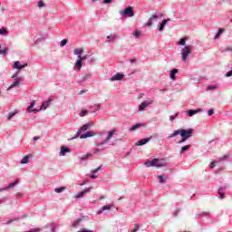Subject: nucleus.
<instances>
[{
  "label": "nucleus",
  "instance_id": "obj_1",
  "mask_svg": "<svg viewBox=\"0 0 232 232\" xmlns=\"http://www.w3.org/2000/svg\"><path fill=\"white\" fill-rule=\"evenodd\" d=\"M53 102V99H50L46 102H42L41 109H33L34 106H35V103H36V101L34 100L33 102H31L30 106L27 107V111H28V112H34V113L40 111L41 110L45 111L47 108H49L50 102Z\"/></svg>",
  "mask_w": 232,
  "mask_h": 232
},
{
  "label": "nucleus",
  "instance_id": "obj_2",
  "mask_svg": "<svg viewBox=\"0 0 232 232\" xmlns=\"http://www.w3.org/2000/svg\"><path fill=\"white\" fill-rule=\"evenodd\" d=\"M191 135H193V129H188V130H181V140L178 143L182 144L187 141V140L190 139Z\"/></svg>",
  "mask_w": 232,
  "mask_h": 232
},
{
  "label": "nucleus",
  "instance_id": "obj_3",
  "mask_svg": "<svg viewBox=\"0 0 232 232\" xmlns=\"http://www.w3.org/2000/svg\"><path fill=\"white\" fill-rule=\"evenodd\" d=\"M192 52L191 46H185L182 48L181 59L183 63H187L188 56H190Z\"/></svg>",
  "mask_w": 232,
  "mask_h": 232
},
{
  "label": "nucleus",
  "instance_id": "obj_4",
  "mask_svg": "<svg viewBox=\"0 0 232 232\" xmlns=\"http://www.w3.org/2000/svg\"><path fill=\"white\" fill-rule=\"evenodd\" d=\"M113 135H116L115 129L107 132V138L105 139V140H103L102 142L97 143V147H102V146L106 145L109 142V140H111L112 139Z\"/></svg>",
  "mask_w": 232,
  "mask_h": 232
},
{
  "label": "nucleus",
  "instance_id": "obj_5",
  "mask_svg": "<svg viewBox=\"0 0 232 232\" xmlns=\"http://www.w3.org/2000/svg\"><path fill=\"white\" fill-rule=\"evenodd\" d=\"M121 15H126L127 17L134 16L132 6H127L125 10L121 11Z\"/></svg>",
  "mask_w": 232,
  "mask_h": 232
},
{
  "label": "nucleus",
  "instance_id": "obj_6",
  "mask_svg": "<svg viewBox=\"0 0 232 232\" xmlns=\"http://www.w3.org/2000/svg\"><path fill=\"white\" fill-rule=\"evenodd\" d=\"M152 103H153V101L151 99H149V100H146V101L142 102V103L140 104L139 111H144L145 108H148Z\"/></svg>",
  "mask_w": 232,
  "mask_h": 232
},
{
  "label": "nucleus",
  "instance_id": "obj_7",
  "mask_svg": "<svg viewBox=\"0 0 232 232\" xmlns=\"http://www.w3.org/2000/svg\"><path fill=\"white\" fill-rule=\"evenodd\" d=\"M153 162H155V166L157 168L166 167V162L164 159H153Z\"/></svg>",
  "mask_w": 232,
  "mask_h": 232
},
{
  "label": "nucleus",
  "instance_id": "obj_8",
  "mask_svg": "<svg viewBox=\"0 0 232 232\" xmlns=\"http://www.w3.org/2000/svg\"><path fill=\"white\" fill-rule=\"evenodd\" d=\"M23 81H24L23 78L14 79V82L10 85V87L7 88V91H10L14 88L19 87L20 82H22Z\"/></svg>",
  "mask_w": 232,
  "mask_h": 232
},
{
  "label": "nucleus",
  "instance_id": "obj_9",
  "mask_svg": "<svg viewBox=\"0 0 232 232\" xmlns=\"http://www.w3.org/2000/svg\"><path fill=\"white\" fill-rule=\"evenodd\" d=\"M158 19H159V15L158 14H152V16L150 17L149 21H147V23L145 24V26L151 27L152 26V22L156 21Z\"/></svg>",
  "mask_w": 232,
  "mask_h": 232
},
{
  "label": "nucleus",
  "instance_id": "obj_10",
  "mask_svg": "<svg viewBox=\"0 0 232 232\" xmlns=\"http://www.w3.org/2000/svg\"><path fill=\"white\" fill-rule=\"evenodd\" d=\"M27 66V63H24V64H20V62L17 61V62H14V69H16V70H22L24 68H26Z\"/></svg>",
  "mask_w": 232,
  "mask_h": 232
},
{
  "label": "nucleus",
  "instance_id": "obj_11",
  "mask_svg": "<svg viewBox=\"0 0 232 232\" xmlns=\"http://www.w3.org/2000/svg\"><path fill=\"white\" fill-rule=\"evenodd\" d=\"M123 78H124V74L116 73L111 78H110V81L111 82L120 81V80H122Z\"/></svg>",
  "mask_w": 232,
  "mask_h": 232
},
{
  "label": "nucleus",
  "instance_id": "obj_12",
  "mask_svg": "<svg viewBox=\"0 0 232 232\" xmlns=\"http://www.w3.org/2000/svg\"><path fill=\"white\" fill-rule=\"evenodd\" d=\"M92 122H89V123H86L85 125H82V127H81L78 133H82V132L88 130L89 128H92Z\"/></svg>",
  "mask_w": 232,
  "mask_h": 232
},
{
  "label": "nucleus",
  "instance_id": "obj_13",
  "mask_svg": "<svg viewBox=\"0 0 232 232\" xmlns=\"http://www.w3.org/2000/svg\"><path fill=\"white\" fill-rule=\"evenodd\" d=\"M89 191H90V188H86L83 189L82 191L77 193L74 198H82L84 195L88 194Z\"/></svg>",
  "mask_w": 232,
  "mask_h": 232
},
{
  "label": "nucleus",
  "instance_id": "obj_14",
  "mask_svg": "<svg viewBox=\"0 0 232 232\" xmlns=\"http://www.w3.org/2000/svg\"><path fill=\"white\" fill-rule=\"evenodd\" d=\"M95 136V133L92 132V131H87L85 134H82L80 136V139L81 140H86L88 139L89 137H94Z\"/></svg>",
  "mask_w": 232,
  "mask_h": 232
},
{
  "label": "nucleus",
  "instance_id": "obj_15",
  "mask_svg": "<svg viewBox=\"0 0 232 232\" xmlns=\"http://www.w3.org/2000/svg\"><path fill=\"white\" fill-rule=\"evenodd\" d=\"M200 112H201V109L188 110V117H193L197 113H200Z\"/></svg>",
  "mask_w": 232,
  "mask_h": 232
},
{
  "label": "nucleus",
  "instance_id": "obj_16",
  "mask_svg": "<svg viewBox=\"0 0 232 232\" xmlns=\"http://www.w3.org/2000/svg\"><path fill=\"white\" fill-rule=\"evenodd\" d=\"M67 153H70V149L67 147H61L60 156H65Z\"/></svg>",
  "mask_w": 232,
  "mask_h": 232
},
{
  "label": "nucleus",
  "instance_id": "obj_17",
  "mask_svg": "<svg viewBox=\"0 0 232 232\" xmlns=\"http://www.w3.org/2000/svg\"><path fill=\"white\" fill-rule=\"evenodd\" d=\"M149 141H150V139L140 140L139 141H137L136 146L141 147V146L147 144Z\"/></svg>",
  "mask_w": 232,
  "mask_h": 232
},
{
  "label": "nucleus",
  "instance_id": "obj_18",
  "mask_svg": "<svg viewBox=\"0 0 232 232\" xmlns=\"http://www.w3.org/2000/svg\"><path fill=\"white\" fill-rule=\"evenodd\" d=\"M188 40V37L186 36V37H182L181 40H179L178 42V44L180 45V46H185L187 45V41Z\"/></svg>",
  "mask_w": 232,
  "mask_h": 232
},
{
  "label": "nucleus",
  "instance_id": "obj_19",
  "mask_svg": "<svg viewBox=\"0 0 232 232\" xmlns=\"http://www.w3.org/2000/svg\"><path fill=\"white\" fill-rule=\"evenodd\" d=\"M178 135H181V130H175V131L172 132V134L169 135L168 138H169V139H172V138H174V137H177Z\"/></svg>",
  "mask_w": 232,
  "mask_h": 232
},
{
  "label": "nucleus",
  "instance_id": "obj_20",
  "mask_svg": "<svg viewBox=\"0 0 232 232\" xmlns=\"http://www.w3.org/2000/svg\"><path fill=\"white\" fill-rule=\"evenodd\" d=\"M140 127H142V123H137L136 125H132V127L130 128V131H135Z\"/></svg>",
  "mask_w": 232,
  "mask_h": 232
},
{
  "label": "nucleus",
  "instance_id": "obj_21",
  "mask_svg": "<svg viewBox=\"0 0 232 232\" xmlns=\"http://www.w3.org/2000/svg\"><path fill=\"white\" fill-rule=\"evenodd\" d=\"M19 182V180H16L14 182H12L10 185H8L7 187L5 188V189H11L15 188V186L17 185V183Z\"/></svg>",
  "mask_w": 232,
  "mask_h": 232
},
{
  "label": "nucleus",
  "instance_id": "obj_22",
  "mask_svg": "<svg viewBox=\"0 0 232 232\" xmlns=\"http://www.w3.org/2000/svg\"><path fill=\"white\" fill-rule=\"evenodd\" d=\"M178 73V69H172L171 72L169 73V78L175 80V75Z\"/></svg>",
  "mask_w": 232,
  "mask_h": 232
},
{
  "label": "nucleus",
  "instance_id": "obj_23",
  "mask_svg": "<svg viewBox=\"0 0 232 232\" xmlns=\"http://www.w3.org/2000/svg\"><path fill=\"white\" fill-rule=\"evenodd\" d=\"M168 24V20L163 19L161 24L160 25L159 31L161 32L162 30H164L165 25Z\"/></svg>",
  "mask_w": 232,
  "mask_h": 232
},
{
  "label": "nucleus",
  "instance_id": "obj_24",
  "mask_svg": "<svg viewBox=\"0 0 232 232\" xmlns=\"http://www.w3.org/2000/svg\"><path fill=\"white\" fill-rule=\"evenodd\" d=\"M111 206L110 205H106V206H103L102 208L101 209V211H99L98 213H102L103 211H107V210H111Z\"/></svg>",
  "mask_w": 232,
  "mask_h": 232
},
{
  "label": "nucleus",
  "instance_id": "obj_25",
  "mask_svg": "<svg viewBox=\"0 0 232 232\" xmlns=\"http://www.w3.org/2000/svg\"><path fill=\"white\" fill-rule=\"evenodd\" d=\"M82 53H83V50L82 48L74 49V51H73L74 55H81Z\"/></svg>",
  "mask_w": 232,
  "mask_h": 232
},
{
  "label": "nucleus",
  "instance_id": "obj_26",
  "mask_svg": "<svg viewBox=\"0 0 232 232\" xmlns=\"http://www.w3.org/2000/svg\"><path fill=\"white\" fill-rule=\"evenodd\" d=\"M8 49H4L3 46L0 44V55H6Z\"/></svg>",
  "mask_w": 232,
  "mask_h": 232
},
{
  "label": "nucleus",
  "instance_id": "obj_27",
  "mask_svg": "<svg viewBox=\"0 0 232 232\" xmlns=\"http://www.w3.org/2000/svg\"><path fill=\"white\" fill-rule=\"evenodd\" d=\"M82 61L77 60L76 61V68L80 71V70H82Z\"/></svg>",
  "mask_w": 232,
  "mask_h": 232
},
{
  "label": "nucleus",
  "instance_id": "obj_28",
  "mask_svg": "<svg viewBox=\"0 0 232 232\" xmlns=\"http://www.w3.org/2000/svg\"><path fill=\"white\" fill-rule=\"evenodd\" d=\"M145 166L147 167V168H150V167H154L155 166V161H147V162H145Z\"/></svg>",
  "mask_w": 232,
  "mask_h": 232
},
{
  "label": "nucleus",
  "instance_id": "obj_29",
  "mask_svg": "<svg viewBox=\"0 0 232 232\" xmlns=\"http://www.w3.org/2000/svg\"><path fill=\"white\" fill-rule=\"evenodd\" d=\"M190 147H191L190 145L183 146V147L181 148V150H179V153H184V151H187L188 150H189Z\"/></svg>",
  "mask_w": 232,
  "mask_h": 232
},
{
  "label": "nucleus",
  "instance_id": "obj_30",
  "mask_svg": "<svg viewBox=\"0 0 232 232\" xmlns=\"http://www.w3.org/2000/svg\"><path fill=\"white\" fill-rule=\"evenodd\" d=\"M22 164H27L29 163V156H24L22 160H21Z\"/></svg>",
  "mask_w": 232,
  "mask_h": 232
},
{
  "label": "nucleus",
  "instance_id": "obj_31",
  "mask_svg": "<svg viewBox=\"0 0 232 232\" xmlns=\"http://www.w3.org/2000/svg\"><path fill=\"white\" fill-rule=\"evenodd\" d=\"M65 189H66V188H63H63H54V192L60 194L61 192L65 191Z\"/></svg>",
  "mask_w": 232,
  "mask_h": 232
},
{
  "label": "nucleus",
  "instance_id": "obj_32",
  "mask_svg": "<svg viewBox=\"0 0 232 232\" xmlns=\"http://www.w3.org/2000/svg\"><path fill=\"white\" fill-rule=\"evenodd\" d=\"M86 59H88V55H83V56H81V55H79L78 56V61H85Z\"/></svg>",
  "mask_w": 232,
  "mask_h": 232
},
{
  "label": "nucleus",
  "instance_id": "obj_33",
  "mask_svg": "<svg viewBox=\"0 0 232 232\" xmlns=\"http://www.w3.org/2000/svg\"><path fill=\"white\" fill-rule=\"evenodd\" d=\"M87 114H88V111L83 110V111H81L80 116L81 117H85Z\"/></svg>",
  "mask_w": 232,
  "mask_h": 232
},
{
  "label": "nucleus",
  "instance_id": "obj_34",
  "mask_svg": "<svg viewBox=\"0 0 232 232\" xmlns=\"http://www.w3.org/2000/svg\"><path fill=\"white\" fill-rule=\"evenodd\" d=\"M15 115H16V112L11 111L10 113H8V117H7L8 121H10V119L14 117Z\"/></svg>",
  "mask_w": 232,
  "mask_h": 232
},
{
  "label": "nucleus",
  "instance_id": "obj_35",
  "mask_svg": "<svg viewBox=\"0 0 232 232\" xmlns=\"http://www.w3.org/2000/svg\"><path fill=\"white\" fill-rule=\"evenodd\" d=\"M158 179H159L160 183H161V184L165 183V179L162 176H158Z\"/></svg>",
  "mask_w": 232,
  "mask_h": 232
},
{
  "label": "nucleus",
  "instance_id": "obj_36",
  "mask_svg": "<svg viewBox=\"0 0 232 232\" xmlns=\"http://www.w3.org/2000/svg\"><path fill=\"white\" fill-rule=\"evenodd\" d=\"M0 34H7V30L5 29V27H2V28L0 29Z\"/></svg>",
  "mask_w": 232,
  "mask_h": 232
},
{
  "label": "nucleus",
  "instance_id": "obj_37",
  "mask_svg": "<svg viewBox=\"0 0 232 232\" xmlns=\"http://www.w3.org/2000/svg\"><path fill=\"white\" fill-rule=\"evenodd\" d=\"M90 77H92V75L91 74H85V75H83L82 78H81V80H88Z\"/></svg>",
  "mask_w": 232,
  "mask_h": 232
},
{
  "label": "nucleus",
  "instance_id": "obj_38",
  "mask_svg": "<svg viewBox=\"0 0 232 232\" xmlns=\"http://www.w3.org/2000/svg\"><path fill=\"white\" fill-rule=\"evenodd\" d=\"M178 115H179V113H176L175 115L169 116V121H175V119H177Z\"/></svg>",
  "mask_w": 232,
  "mask_h": 232
},
{
  "label": "nucleus",
  "instance_id": "obj_39",
  "mask_svg": "<svg viewBox=\"0 0 232 232\" xmlns=\"http://www.w3.org/2000/svg\"><path fill=\"white\" fill-rule=\"evenodd\" d=\"M218 195H219V198H223L225 197V194H224L223 191H221V189H219V190L218 191Z\"/></svg>",
  "mask_w": 232,
  "mask_h": 232
},
{
  "label": "nucleus",
  "instance_id": "obj_40",
  "mask_svg": "<svg viewBox=\"0 0 232 232\" xmlns=\"http://www.w3.org/2000/svg\"><path fill=\"white\" fill-rule=\"evenodd\" d=\"M67 44V40L63 39V41H61L60 43V46H65Z\"/></svg>",
  "mask_w": 232,
  "mask_h": 232
},
{
  "label": "nucleus",
  "instance_id": "obj_41",
  "mask_svg": "<svg viewBox=\"0 0 232 232\" xmlns=\"http://www.w3.org/2000/svg\"><path fill=\"white\" fill-rule=\"evenodd\" d=\"M101 169H102V166H100V167L97 168V169H94L92 171V174H97Z\"/></svg>",
  "mask_w": 232,
  "mask_h": 232
},
{
  "label": "nucleus",
  "instance_id": "obj_42",
  "mask_svg": "<svg viewBox=\"0 0 232 232\" xmlns=\"http://www.w3.org/2000/svg\"><path fill=\"white\" fill-rule=\"evenodd\" d=\"M107 39L109 40V42H111V41L115 40V39H116V37H115V36H113V35H109V36H107Z\"/></svg>",
  "mask_w": 232,
  "mask_h": 232
},
{
  "label": "nucleus",
  "instance_id": "obj_43",
  "mask_svg": "<svg viewBox=\"0 0 232 232\" xmlns=\"http://www.w3.org/2000/svg\"><path fill=\"white\" fill-rule=\"evenodd\" d=\"M92 156L91 154H86L82 158H81V160H85L86 159H89V157Z\"/></svg>",
  "mask_w": 232,
  "mask_h": 232
},
{
  "label": "nucleus",
  "instance_id": "obj_44",
  "mask_svg": "<svg viewBox=\"0 0 232 232\" xmlns=\"http://www.w3.org/2000/svg\"><path fill=\"white\" fill-rule=\"evenodd\" d=\"M140 227L138 224H135V229L130 230V232H137L139 230Z\"/></svg>",
  "mask_w": 232,
  "mask_h": 232
},
{
  "label": "nucleus",
  "instance_id": "obj_45",
  "mask_svg": "<svg viewBox=\"0 0 232 232\" xmlns=\"http://www.w3.org/2000/svg\"><path fill=\"white\" fill-rule=\"evenodd\" d=\"M80 221H81L80 219L77 220V221H74L73 224H72V227H77V226L79 225Z\"/></svg>",
  "mask_w": 232,
  "mask_h": 232
},
{
  "label": "nucleus",
  "instance_id": "obj_46",
  "mask_svg": "<svg viewBox=\"0 0 232 232\" xmlns=\"http://www.w3.org/2000/svg\"><path fill=\"white\" fill-rule=\"evenodd\" d=\"M133 36H135V37H140V33L138 32V31H135V32L133 33Z\"/></svg>",
  "mask_w": 232,
  "mask_h": 232
},
{
  "label": "nucleus",
  "instance_id": "obj_47",
  "mask_svg": "<svg viewBox=\"0 0 232 232\" xmlns=\"http://www.w3.org/2000/svg\"><path fill=\"white\" fill-rule=\"evenodd\" d=\"M27 232H40V228H33L31 230H28Z\"/></svg>",
  "mask_w": 232,
  "mask_h": 232
},
{
  "label": "nucleus",
  "instance_id": "obj_48",
  "mask_svg": "<svg viewBox=\"0 0 232 232\" xmlns=\"http://www.w3.org/2000/svg\"><path fill=\"white\" fill-rule=\"evenodd\" d=\"M218 163V161H213L210 163V168L214 169L215 168V164Z\"/></svg>",
  "mask_w": 232,
  "mask_h": 232
},
{
  "label": "nucleus",
  "instance_id": "obj_49",
  "mask_svg": "<svg viewBox=\"0 0 232 232\" xmlns=\"http://www.w3.org/2000/svg\"><path fill=\"white\" fill-rule=\"evenodd\" d=\"M43 6H44V2L43 1L38 2V7H43Z\"/></svg>",
  "mask_w": 232,
  "mask_h": 232
},
{
  "label": "nucleus",
  "instance_id": "obj_50",
  "mask_svg": "<svg viewBox=\"0 0 232 232\" xmlns=\"http://www.w3.org/2000/svg\"><path fill=\"white\" fill-rule=\"evenodd\" d=\"M208 116H211L214 114V110H208Z\"/></svg>",
  "mask_w": 232,
  "mask_h": 232
},
{
  "label": "nucleus",
  "instance_id": "obj_51",
  "mask_svg": "<svg viewBox=\"0 0 232 232\" xmlns=\"http://www.w3.org/2000/svg\"><path fill=\"white\" fill-rule=\"evenodd\" d=\"M232 76V69L230 72H228L227 73H226V77H231Z\"/></svg>",
  "mask_w": 232,
  "mask_h": 232
},
{
  "label": "nucleus",
  "instance_id": "obj_52",
  "mask_svg": "<svg viewBox=\"0 0 232 232\" xmlns=\"http://www.w3.org/2000/svg\"><path fill=\"white\" fill-rule=\"evenodd\" d=\"M17 75H19V71L14 72V74L12 75L11 78L14 79V78L17 77Z\"/></svg>",
  "mask_w": 232,
  "mask_h": 232
},
{
  "label": "nucleus",
  "instance_id": "obj_53",
  "mask_svg": "<svg viewBox=\"0 0 232 232\" xmlns=\"http://www.w3.org/2000/svg\"><path fill=\"white\" fill-rule=\"evenodd\" d=\"M112 0H103V4H111Z\"/></svg>",
  "mask_w": 232,
  "mask_h": 232
},
{
  "label": "nucleus",
  "instance_id": "obj_54",
  "mask_svg": "<svg viewBox=\"0 0 232 232\" xmlns=\"http://www.w3.org/2000/svg\"><path fill=\"white\" fill-rule=\"evenodd\" d=\"M225 30L223 28H219L218 32V34H223Z\"/></svg>",
  "mask_w": 232,
  "mask_h": 232
},
{
  "label": "nucleus",
  "instance_id": "obj_55",
  "mask_svg": "<svg viewBox=\"0 0 232 232\" xmlns=\"http://www.w3.org/2000/svg\"><path fill=\"white\" fill-rule=\"evenodd\" d=\"M80 232H92V231L86 230L85 228H81Z\"/></svg>",
  "mask_w": 232,
  "mask_h": 232
},
{
  "label": "nucleus",
  "instance_id": "obj_56",
  "mask_svg": "<svg viewBox=\"0 0 232 232\" xmlns=\"http://www.w3.org/2000/svg\"><path fill=\"white\" fill-rule=\"evenodd\" d=\"M208 91L215 90V87L212 86V85H210V86L208 87Z\"/></svg>",
  "mask_w": 232,
  "mask_h": 232
},
{
  "label": "nucleus",
  "instance_id": "obj_57",
  "mask_svg": "<svg viewBox=\"0 0 232 232\" xmlns=\"http://www.w3.org/2000/svg\"><path fill=\"white\" fill-rule=\"evenodd\" d=\"M135 62H136L135 59H130V63H134Z\"/></svg>",
  "mask_w": 232,
  "mask_h": 232
},
{
  "label": "nucleus",
  "instance_id": "obj_58",
  "mask_svg": "<svg viewBox=\"0 0 232 232\" xmlns=\"http://www.w3.org/2000/svg\"><path fill=\"white\" fill-rule=\"evenodd\" d=\"M39 137H34V141L39 140Z\"/></svg>",
  "mask_w": 232,
  "mask_h": 232
},
{
  "label": "nucleus",
  "instance_id": "obj_59",
  "mask_svg": "<svg viewBox=\"0 0 232 232\" xmlns=\"http://www.w3.org/2000/svg\"><path fill=\"white\" fill-rule=\"evenodd\" d=\"M90 178H91V179H96L97 176H95V175H91Z\"/></svg>",
  "mask_w": 232,
  "mask_h": 232
},
{
  "label": "nucleus",
  "instance_id": "obj_60",
  "mask_svg": "<svg viewBox=\"0 0 232 232\" xmlns=\"http://www.w3.org/2000/svg\"><path fill=\"white\" fill-rule=\"evenodd\" d=\"M218 37H220V34H216V35H215V39H218Z\"/></svg>",
  "mask_w": 232,
  "mask_h": 232
},
{
  "label": "nucleus",
  "instance_id": "obj_61",
  "mask_svg": "<svg viewBox=\"0 0 232 232\" xmlns=\"http://www.w3.org/2000/svg\"><path fill=\"white\" fill-rule=\"evenodd\" d=\"M83 93H85V91H83V90H82V91L79 92L80 95H82V94H83Z\"/></svg>",
  "mask_w": 232,
  "mask_h": 232
},
{
  "label": "nucleus",
  "instance_id": "obj_62",
  "mask_svg": "<svg viewBox=\"0 0 232 232\" xmlns=\"http://www.w3.org/2000/svg\"><path fill=\"white\" fill-rule=\"evenodd\" d=\"M100 150L99 149H94V152H99Z\"/></svg>",
  "mask_w": 232,
  "mask_h": 232
},
{
  "label": "nucleus",
  "instance_id": "obj_63",
  "mask_svg": "<svg viewBox=\"0 0 232 232\" xmlns=\"http://www.w3.org/2000/svg\"><path fill=\"white\" fill-rule=\"evenodd\" d=\"M5 190H7V189H5V188H0V192H3Z\"/></svg>",
  "mask_w": 232,
  "mask_h": 232
},
{
  "label": "nucleus",
  "instance_id": "obj_64",
  "mask_svg": "<svg viewBox=\"0 0 232 232\" xmlns=\"http://www.w3.org/2000/svg\"><path fill=\"white\" fill-rule=\"evenodd\" d=\"M183 232H188V231H183Z\"/></svg>",
  "mask_w": 232,
  "mask_h": 232
}]
</instances>
